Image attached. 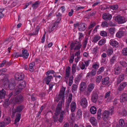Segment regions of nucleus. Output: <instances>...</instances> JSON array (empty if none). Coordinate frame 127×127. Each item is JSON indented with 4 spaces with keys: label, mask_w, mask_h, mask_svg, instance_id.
<instances>
[{
    "label": "nucleus",
    "mask_w": 127,
    "mask_h": 127,
    "mask_svg": "<svg viewBox=\"0 0 127 127\" xmlns=\"http://www.w3.org/2000/svg\"><path fill=\"white\" fill-rule=\"evenodd\" d=\"M55 71L53 70H50L48 71L45 73L46 75L47 76H45L44 79V81L46 82L47 85H48L50 82L53 79L52 75H50V74H54L55 73Z\"/></svg>",
    "instance_id": "f257e3e1"
},
{
    "label": "nucleus",
    "mask_w": 127,
    "mask_h": 127,
    "mask_svg": "<svg viewBox=\"0 0 127 127\" xmlns=\"http://www.w3.org/2000/svg\"><path fill=\"white\" fill-rule=\"evenodd\" d=\"M82 46L81 42H80L76 41L75 42H73L71 43L70 45V50L71 51L74 49L79 50Z\"/></svg>",
    "instance_id": "f03ea898"
},
{
    "label": "nucleus",
    "mask_w": 127,
    "mask_h": 127,
    "mask_svg": "<svg viewBox=\"0 0 127 127\" xmlns=\"http://www.w3.org/2000/svg\"><path fill=\"white\" fill-rule=\"evenodd\" d=\"M26 82L25 81L22 80L21 81L15 89L16 93L17 94L19 93L22 89L26 87Z\"/></svg>",
    "instance_id": "7ed1b4c3"
},
{
    "label": "nucleus",
    "mask_w": 127,
    "mask_h": 127,
    "mask_svg": "<svg viewBox=\"0 0 127 127\" xmlns=\"http://www.w3.org/2000/svg\"><path fill=\"white\" fill-rule=\"evenodd\" d=\"M29 55V53L28 50L25 49H23L22 50V53L20 54V57H22L24 59H27Z\"/></svg>",
    "instance_id": "20e7f679"
},
{
    "label": "nucleus",
    "mask_w": 127,
    "mask_h": 127,
    "mask_svg": "<svg viewBox=\"0 0 127 127\" xmlns=\"http://www.w3.org/2000/svg\"><path fill=\"white\" fill-rule=\"evenodd\" d=\"M61 100L59 102L56 108V117L60 113L62 109V104L63 102H64V101H63L62 100Z\"/></svg>",
    "instance_id": "39448f33"
},
{
    "label": "nucleus",
    "mask_w": 127,
    "mask_h": 127,
    "mask_svg": "<svg viewBox=\"0 0 127 127\" xmlns=\"http://www.w3.org/2000/svg\"><path fill=\"white\" fill-rule=\"evenodd\" d=\"M23 109L22 106L20 105L17 106L15 109L13 110L12 116H14L16 112H21Z\"/></svg>",
    "instance_id": "423d86ee"
},
{
    "label": "nucleus",
    "mask_w": 127,
    "mask_h": 127,
    "mask_svg": "<svg viewBox=\"0 0 127 127\" xmlns=\"http://www.w3.org/2000/svg\"><path fill=\"white\" fill-rule=\"evenodd\" d=\"M111 15L109 13H104L102 15V18L105 21H110L112 18Z\"/></svg>",
    "instance_id": "0eeeda50"
},
{
    "label": "nucleus",
    "mask_w": 127,
    "mask_h": 127,
    "mask_svg": "<svg viewBox=\"0 0 127 127\" xmlns=\"http://www.w3.org/2000/svg\"><path fill=\"white\" fill-rule=\"evenodd\" d=\"M98 98V94L96 92H93L91 96V101L94 103H96L97 102Z\"/></svg>",
    "instance_id": "6e6552de"
},
{
    "label": "nucleus",
    "mask_w": 127,
    "mask_h": 127,
    "mask_svg": "<svg viewBox=\"0 0 127 127\" xmlns=\"http://www.w3.org/2000/svg\"><path fill=\"white\" fill-rule=\"evenodd\" d=\"M15 77L16 80L20 81L24 78V75L23 73H17L15 75Z\"/></svg>",
    "instance_id": "1a4fd4ad"
},
{
    "label": "nucleus",
    "mask_w": 127,
    "mask_h": 127,
    "mask_svg": "<svg viewBox=\"0 0 127 127\" xmlns=\"http://www.w3.org/2000/svg\"><path fill=\"white\" fill-rule=\"evenodd\" d=\"M87 28V25L85 23L80 22V26L78 27V30L80 31H83L86 30Z\"/></svg>",
    "instance_id": "9d476101"
},
{
    "label": "nucleus",
    "mask_w": 127,
    "mask_h": 127,
    "mask_svg": "<svg viewBox=\"0 0 127 127\" xmlns=\"http://www.w3.org/2000/svg\"><path fill=\"white\" fill-rule=\"evenodd\" d=\"M122 68L121 66L120 65L116 66V67L114 68V73L115 75H118L121 73Z\"/></svg>",
    "instance_id": "9b49d317"
},
{
    "label": "nucleus",
    "mask_w": 127,
    "mask_h": 127,
    "mask_svg": "<svg viewBox=\"0 0 127 127\" xmlns=\"http://www.w3.org/2000/svg\"><path fill=\"white\" fill-rule=\"evenodd\" d=\"M115 20L118 22L119 24H122L125 22V20L123 19V17L120 15H118L115 18Z\"/></svg>",
    "instance_id": "f8f14e48"
},
{
    "label": "nucleus",
    "mask_w": 127,
    "mask_h": 127,
    "mask_svg": "<svg viewBox=\"0 0 127 127\" xmlns=\"http://www.w3.org/2000/svg\"><path fill=\"white\" fill-rule=\"evenodd\" d=\"M109 113L108 111L105 110L102 115V119L103 120L106 121L108 119Z\"/></svg>",
    "instance_id": "ddd939ff"
},
{
    "label": "nucleus",
    "mask_w": 127,
    "mask_h": 127,
    "mask_svg": "<svg viewBox=\"0 0 127 127\" xmlns=\"http://www.w3.org/2000/svg\"><path fill=\"white\" fill-rule=\"evenodd\" d=\"M109 78L108 77H106L103 78L101 80L102 84L103 85H105L109 86L110 85L109 80Z\"/></svg>",
    "instance_id": "4468645a"
},
{
    "label": "nucleus",
    "mask_w": 127,
    "mask_h": 127,
    "mask_svg": "<svg viewBox=\"0 0 127 127\" xmlns=\"http://www.w3.org/2000/svg\"><path fill=\"white\" fill-rule=\"evenodd\" d=\"M109 43L113 48L118 47L119 46V43L114 39H111L110 40Z\"/></svg>",
    "instance_id": "2eb2a0df"
},
{
    "label": "nucleus",
    "mask_w": 127,
    "mask_h": 127,
    "mask_svg": "<svg viewBox=\"0 0 127 127\" xmlns=\"http://www.w3.org/2000/svg\"><path fill=\"white\" fill-rule=\"evenodd\" d=\"M41 3V2L39 0L36 1L32 4V7L33 9H36L39 7Z\"/></svg>",
    "instance_id": "dca6fc26"
},
{
    "label": "nucleus",
    "mask_w": 127,
    "mask_h": 127,
    "mask_svg": "<svg viewBox=\"0 0 127 127\" xmlns=\"http://www.w3.org/2000/svg\"><path fill=\"white\" fill-rule=\"evenodd\" d=\"M65 89V88H62L60 91V94L59 95L60 99L61 100H62L63 101H64V95Z\"/></svg>",
    "instance_id": "f3484780"
},
{
    "label": "nucleus",
    "mask_w": 127,
    "mask_h": 127,
    "mask_svg": "<svg viewBox=\"0 0 127 127\" xmlns=\"http://www.w3.org/2000/svg\"><path fill=\"white\" fill-rule=\"evenodd\" d=\"M40 28V27L39 26H37L35 29L33 33H29V35L30 36H34L37 35Z\"/></svg>",
    "instance_id": "a211bd4d"
},
{
    "label": "nucleus",
    "mask_w": 127,
    "mask_h": 127,
    "mask_svg": "<svg viewBox=\"0 0 127 127\" xmlns=\"http://www.w3.org/2000/svg\"><path fill=\"white\" fill-rule=\"evenodd\" d=\"M81 105L84 107H86L87 105V102L86 98L85 97L82 98L80 101Z\"/></svg>",
    "instance_id": "6ab92c4d"
},
{
    "label": "nucleus",
    "mask_w": 127,
    "mask_h": 127,
    "mask_svg": "<svg viewBox=\"0 0 127 127\" xmlns=\"http://www.w3.org/2000/svg\"><path fill=\"white\" fill-rule=\"evenodd\" d=\"M127 85V82H124L121 83L118 87V90L120 91H122Z\"/></svg>",
    "instance_id": "aec40b11"
},
{
    "label": "nucleus",
    "mask_w": 127,
    "mask_h": 127,
    "mask_svg": "<svg viewBox=\"0 0 127 127\" xmlns=\"http://www.w3.org/2000/svg\"><path fill=\"white\" fill-rule=\"evenodd\" d=\"M120 99L121 102L127 100V94L125 93H123L121 95Z\"/></svg>",
    "instance_id": "412c9836"
},
{
    "label": "nucleus",
    "mask_w": 127,
    "mask_h": 127,
    "mask_svg": "<svg viewBox=\"0 0 127 127\" xmlns=\"http://www.w3.org/2000/svg\"><path fill=\"white\" fill-rule=\"evenodd\" d=\"M94 87V84L93 83L90 84L89 85L87 91V95H89L93 90Z\"/></svg>",
    "instance_id": "4be33fe9"
},
{
    "label": "nucleus",
    "mask_w": 127,
    "mask_h": 127,
    "mask_svg": "<svg viewBox=\"0 0 127 127\" xmlns=\"http://www.w3.org/2000/svg\"><path fill=\"white\" fill-rule=\"evenodd\" d=\"M96 72V70H95L93 69L91 71L88 72L87 74L86 77H92L95 75Z\"/></svg>",
    "instance_id": "5701e85b"
},
{
    "label": "nucleus",
    "mask_w": 127,
    "mask_h": 127,
    "mask_svg": "<svg viewBox=\"0 0 127 127\" xmlns=\"http://www.w3.org/2000/svg\"><path fill=\"white\" fill-rule=\"evenodd\" d=\"M23 96L20 95L17 96L15 98V101L17 103L21 102L23 101Z\"/></svg>",
    "instance_id": "b1692460"
},
{
    "label": "nucleus",
    "mask_w": 127,
    "mask_h": 127,
    "mask_svg": "<svg viewBox=\"0 0 127 127\" xmlns=\"http://www.w3.org/2000/svg\"><path fill=\"white\" fill-rule=\"evenodd\" d=\"M86 84L85 82H82L80 84V91H84L86 87Z\"/></svg>",
    "instance_id": "393cba45"
},
{
    "label": "nucleus",
    "mask_w": 127,
    "mask_h": 127,
    "mask_svg": "<svg viewBox=\"0 0 127 127\" xmlns=\"http://www.w3.org/2000/svg\"><path fill=\"white\" fill-rule=\"evenodd\" d=\"M125 75L123 74H121L117 79L116 83L117 84H120L124 79Z\"/></svg>",
    "instance_id": "a878e982"
},
{
    "label": "nucleus",
    "mask_w": 127,
    "mask_h": 127,
    "mask_svg": "<svg viewBox=\"0 0 127 127\" xmlns=\"http://www.w3.org/2000/svg\"><path fill=\"white\" fill-rule=\"evenodd\" d=\"M56 22H54L48 28V32L50 33L53 31L56 28Z\"/></svg>",
    "instance_id": "bb28decb"
},
{
    "label": "nucleus",
    "mask_w": 127,
    "mask_h": 127,
    "mask_svg": "<svg viewBox=\"0 0 127 127\" xmlns=\"http://www.w3.org/2000/svg\"><path fill=\"white\" fill-rule=\"evenodd\" d=\"M90 122L91 124L94 126H96L97 124V122L96 120L94 117H92L90 118Z\"/></svg>",
    "instance_id": "cd10ccee"
},
{
    "label": "nucleus",
    "mask_w": 127,
    "mask_h": 127,
    "mask_svg": "<svg viewBox=\"0 0 127 127\" xmlns=\"http://www.w3.org/2000/svg\"><path fill=\"white\" fill-rule=\"evenodd\" d=\"M117 62L116 56H113L110 59V63L112 65H114Z\"/></svg>",
    "instance_id": "c85d7f7f"
},
{
    "label": "nucleus",
    "mask_w": 127,
    "mask_h": 127,
    "mask_svg": "<svg viewBox=\"0 0 127 127\" xmlns=\"http://www.w3.org/2000/svg\"><path fill=\"white\" fill-rule=\"evenodd\" d=\"M35 65V63L34 62H32L29 64V70L31 72H32L34 71V66Z\"/></svg>",
    "instance_id": "c756f323"
},
{
    "label": "nucleus",
    "mask_w": 127,
    "mask_h": 127,
    "mask_svg": "<svg viewBox=\"0 0 127 127\" xmlns=\"http://www.w3.org/2000/svg\"><path fill=\"white\" fill-rule=\"evenodd\" d=\"M106 52L107 55L108 57H110L112 55L113 52V49L112 48H108L106 50Z\"/></svg>",
    "instance_id": "7c9ffc66"
},
{
    "label": "nucleus",
    "mask_w": 127,
    "mask_h": 127,
    "mask_svg": "<svg viewBox=\"0 0 127 127\" xmlns=\"http://www.w3.org/2000/svg\"><path fill=\"white\" fill-rule=\"evenodd\" d=\"M124 32L123 31H120L116 34V36L118 38H121L124 36Z\"/></svg>",
    "instance_id": "2f4dec72"
},
{
    "label": "nucleus",
    "mask_w": 127,
    "mask_h": 127,
    "mask_svg": "<svg viewBox=\"0 0 127 127\" xmlns=\"http://www.w3.org/2000/svg\"><path fill=\"white\" fill-rule=\"evenodd\" d=\"M21 117V114L20 113H17L16 115V119L14 121V124H16L19 121Z\"/></svg>",
    "instance_id": "473e14b6"
},
{
    "label": "nucleus",
    "mask_w": 127,
    "mask_h": 127,
    "mask_svg": "<svg viewBox=\"0 0 127 127\" xmlns=\"http://www.w3.org/2000/svg\"><path fill=\"white\" fill-rule=\"evenodd\" d=\"M76 103L75 102L72 101L70 105V109L71 112H74L76 108Z\"/></svg>",
    "instance_id": "72a5a7b5"
},
{
    "label": "nucleus",
    "mask_w": 127,
    "mask_h": 127,
    "mask_svg": "<svg viewBox=\"0 0 127 127\" xmlns=\"http://www.w3.org/2000/svg\"><path fill=\"white\" fill-rule=\"evenodd\" d=\"M6 95L5 91L3 89L0 91V99L4 98Z\"/></svg>",
    "instance_id": "f704fd0d"
},
{
    "label": "nucleus",
    "mask_w": 127,
    "mask_h": 127,
    "mask_svg": "<svg viewBox=\"0 0 127 127\" xmlns=\"http://www.w3.org/2000/svg\"><path fill=\"white\" fill-rule=\"evenodd\" d=\"M90 111L92 114H95L96 112V108L94 106H92L90 108Z\"/></svg>",
    "instance_id": "c9c22d12"
},
{
    "label": "nucleus",
    "mask_w": 127,
    "mask_h": 127,
    "mask_svg": "<svg viewBox=\"0 0 127 127\" xmlns=\"http://www.w3.org/2000/svg\"><path fill=\"white\" fill-rule=\"evenodd\" d=\"M101 38V37L99 35H95L94 37L92 42L96 43Z\"/></svg>",
    "instance_id": "e433bc0d"
},
{
    "label": "nucleus",
    "mask_w": 127,
    "mask_h": 127,
    "mask_svg": "<svg viewBox=\"0 0 127 127\" xmlns=\"http://www.w3.org/2000/svg\"><path fill=\"white\" fill-rule=\"evenodd\" d=\"M82 76L81 74H78L76 77L75 80V83H77L81 79Z\"/></svg>",
    "instance_id": "4c0bfd02"
},
{
    "label": "nucleus",
    "mask_w": 127,
    "mask_h": 127,
    "mask_svg": "<svg viewBox=\"0 0 127 127\" xmlns=\"http://www.w3.org/2000/svg\"><path fill=\"white\" fill-rule=\"evenodd\" d=\"M70 54L71 55L70 57H69L68 60L70 63H72L74 58V54Z\"/></svg>",
    "instance_id": "58836bf2"
},
{
    "label": "nucleus",
    "mask_w": 127,
    "mask_h": 127,
    "mask_svg": "<svg viewBox=\"0 0 127 127\" xmlns=\"http://www.w3.org/2000/svg\"><path fill=\"white\" fill-rule=\"evenodd\" d=\"M101 110L99 108L97 111V118L98 120H100L101 118Z\"/></svg>",
    "instance_id": "ea45409f"
},
{
    "label": "nucleus",
    "mask_w": 127,
    "mask_h": 127,
    "mask_svg": "<svg viewBox=\"0 0 127 127\" xmlns=\"http://www.w3.org/2000/svg\"><path fill=\"white\" fill-rule=\"evenodd\" d=\"M109 8L113 10H116L118 8V6L117 4L109 6Z\"/></svg>",
    "instance_id": "a19ab883"
},
{
    "label": "nucleus",
    "mask_w": 127,
    "mask_h": 127,
    "mask_svg": "<svg viewBox=\"0 0 127 127\" xmlns=\"http://www.w3.org/2000/svg\"><path fill=\"white\" fill-rule=\"evenodd\" d=\"M76 64H73L72 65L71 67L72 73V74H74L76 71Z\"/></svg>",
    "instance_id": "79ce46f5"
},
{
    "label": "nucleus",
    "mask_w": 127,
    "mask_h": 127,
    "mask_svg": "<svg viewBox=\"0 0 127 127\" xmlns=\"http://www.w3.org/2000/svg\"><path fill=\"white\" fill-rule=\"evenodd\" d=\"M64 113V111H62L60 113V118L58 120L60 122H62V121L63 119V115Z\"/></svg>",
    "instance_id": "37998d69"
},
{
    "label": "nucleus",
    "mask_w": 127,
    "mask_h": 127,
    "mask_svg": "<svg viewBox=\"0 0 127 127\" xmlns=\"http://www.w3.org/2000/svg\"><path fill=\"white\" fill-rule=\"evenodd\" d=\"M5 64H9V63L8 62H6V60H4L0 64V67H2L4 66Z\"/></svg>",
    "instance_id": "c03bdc74"
},
{
    "label": "nucleus",
    "mask_w": 127,
    "mask_h": 127,
    "mask_svg": "<svg viewBox=\"0 0 127 127\" xmlns=\"http://www.w3.org/2000/svg\"><path fill=\"white\" fill-rule=\"evenodd\" d=\"M115 31V28L114 27L110 28L109 30V33L111 34H113Z\"/></svg>",
    "instance_id": "a18cd8bd"
},
{
    "label": "nucleus",
    "mask_w": 127,
    "mask_h": 127,
    "mask_svg": "<svg viewBox=\"0 0 127 127\" xmlns=\"http://www.w3.org/2000/svg\"><path fill=\"white\" fill-rule=\"evenodd\" d=\"M101 124L102 127H109L110 126L109 123L106 121L105 122L102 123Z\"/></svg>",
    "instance_id": "49530a36"
},
{
    "label": "nucleus",
    "mask_w": 127,
    "mask_h": 127,
    "mask_svg": "<svg viewBox=\"0 0 127 127\" xmlns=\"http://www.w3.org/2000/svg\"><path fill=\"white\" fill-rule=\"evenodd\" d=\"M119 123L120 125L122 127L124 126L125 123L123 119H121L119 121Z\"/></svg>",
    "instance_id": "de8ad7c7"
},
{
    "label": "nucleus",
    "mask_w": 127,
    "mask_h": 127,
    "mask_svg": "<svg viewBox=\"0 0 127 127\" xmlns=\"http://www.w3.org/2000/svg\"><path fill=\"white\" fill-rule=\"evenodd\" d=\"M73 78V76H72L69 78L68 84L70 86H71L72 83Z\"/></svg>",
    "instance_id": "09e8293b"
},
{
    "label": "nucleus",
    "mask_w": 127,
    "mask_h": 127,
    "mask_svg": "<svg viewBox=\"0 0 127 127\" xmlns=\"http://www.w3.org/2000/svg\"><path fill=\"white\" fill-rule=\"evenodd\" d=\"M104 70V67H100L97 72V74L98 75L99 74L103 71Z\"/></svg>",
    "instance_id": "8fccbe9b"
},
{
    "label": "nucleus",
    "mask_w": 127,
    "mask_h": 127,
    "mask_svg": "<svg viewBox=\"0 0 127 127\" xmlns=\"http://www.w3.org/2000/svg\"><path fill=\"white\" fill-rule=\"evenodd\" d=\"M4 122L5 124L6 125H8L10 122V119L9 118H5L4 119Z\"/></svg>",
    "instance_id": "3c124183"
},
{
    "label": "nucleus",
    "mask_w": 127,
    "mask_h": 127,
    "mask_svg": "<svg viewBox=\"0 0 127 127\" xmlns=\"http://www.w3.org/2000/svg\"><path fill=\"white\" fill-rule=\"evenodd\" d=\"M107 32L104 31H101L100 33V35L102 36H106L107 35Z\"/></svg>",
    "instance_id": "603ef678"
},
{
    "label": "nucleus",
    "mask_w": 127,
    "mask_h": 127,
    "mask_svg": "<svg viewBox=\"0 0 127 127\" xmlns=\"http://www.w3.org/2000/svg\"><path fill=\"white\" fill-rule=\"evenodd\" d=\"M108 23L106 21H104L102 22L101 26L102 27H108Z\"/></svg>",
    "instance_id": "864d4df0"
},
{
    "label": "nucleus",
    "mask_w": 127,
    "mask_h": 127,
    "mask_svg": "<svg viewBox=\"0 0 127 127\" xmlns=\"http://www.w3.org/2000/svg\"><path fill=\"white\" fill-rule=\"evenodd\" d=\"M88 39L87 37H85L83 42V48H85L86 47Z\"/></svg>",
    "instance_id": "5fc2aeb1"
},
{
    "label": "nucleus",
    "mask_w": 127,
    "mask_h": 127,
    "mask_svg": "<svg viewBox=\"0 0 127 127\" xmlns=\"http://www.w3.org/2000/svg\"><path fill=\"white\" fill-rule=\"evenodd\" d=\"M102 78V76L99 75L97 76L96 79V82L98 83L100 82Z\"/></svg>",
    "instance_id": "6e6d98bb"
},
{
    "label": "nucleus",
    "mask_w": 127,
    "mask_h": 127,
    "mask_svg": "<svg viewBox=\"0 0 127 127\" xmlns=\"http://www.w3.org/2000/svg\"><path fill=\"white\" fill-rule=\"evenodd\" d=\"M105 40L104 39H101L98 42V44L100 45H104L105 42Z\"/></svg>",
    "instance_id": "4d7b16f0"
},
{
    "label": "nucleus",
    "mask_w": 127,
    "mask_h": 127,
    "mask_svg": "<svg viewBox=\"0 0 127 127\" xmlns=\"http://www.w3.org/2000/svg\"><path fill=\"white\" fill-rule=\"evenodd\" d=\"M99 66V64H95L92 65L93 68H94V70H97Z\"/></svg>",
    "instance_id": "13d9d810"
},
{
    "label": "nucleus",
    "mask_w": 127,
    "mask_h": 127,
    "mask_svg": "<svg viewBox=\"0 0 127 127\" xmlns=\"http://www.w3.org/2000/svg\"><path fill=\"white\" fill-rule=\"evenodd\" d=\"M72 92H73V91H76L77 90V85L75 84H73L72 86Z\"/></svg>",
    "instance_id": "bf43d9fd"
},
{
    "label": "nucleus",
    "mask_w": 127,
    "mask_h": 127,
    "mask_svg": "<svg viewBox=\"0 0 127 127\" xmlns=\"http://www.w3.org/2000/svg\"><path fill=\"white\" fill-rule=\"evenodd\" d=\"M7 69L6 68H2L0 69V72H1V73L0 74V76L1 75H4V74L3 73V72H5L7 71Z\"/></svg>",
    "instance_id": "052dcab7"
},
{
    "label": "nucleus",
    "mask_w": 127,
    "mask_h": 127,
    "mask_svg": "<svg viewBox=\"0 0 127 127\" xmlns=\"http://www.w3.org/2000/svg\"><path fill=\"white\" fill-rule=\"evenodd\" d=\"M121 114L123 116H126L127 115V111L125 109L123 110L121 113Z\"/></svg>",
    "instance_id": "680f3d73"
},
{
    "label": "nucleus",
    "mask_w": 127,
    "mask_h": 127,
    "mask_svg": "<svg viewBox=\"0 0 127 127\" xmlns=\"http://www.w3.org/2000/svg\"><path fill=\"white\" fill-rule=\"evenodd\" d=\"M82 111L80 109H79L77 111V115L79 116V117H81L82 116Z\"/></svg>",
    "instance_id": "e2e57ef3"
},
{
    "label": "nucleus",
    "mask_w": 127,
    "mask_h": 127,
    "mask_svg": "<svg viewBox=\"0 0 127 127\" xmlns=\"http://www.w3.org/2000/svg\"><path fill=\"white\" fill-rule=\"evenodd\" d=\"M123 54L124 55H127V47L124 48L122 50Z\"/></svg>",
    "instance_id": "0e129e2a"
},
{
    "label": "nucleus",
    "mask_w": 127,
    "mask_h": 127,
    "mask_svg": "<svg viewBox=\"0 0 127 127\" xmlns=\"http://www.w3.org/2000/svg\"><path fill=\"white\" fill-rule=\"evenodd\" d=\"M108 26L111 27H114L116 26L115 23H113L111 21H110L108 23Z\"/></svg>",
    "instance_id": "69168bd1"
},
{
    "label": "nucleus",
    "mask_w": 127,
    "mask_h": 127,
    "mask_svg": "<svg viewBox=\"0 0 127 127\" xmlns=\"http://www.w3.org/2000/svg\"><path fill=\"white\" fill-rule=\"evenodd\" d=\"M96 23L95 22H94L93 23L91 24L88 27V30H89L93 27H94Z\"/></svg>",
    "instance_id": "338daca9"
},
{
    "label": "nucleus",
    "mask_w": 127,
    "mask_h": 127,
    "mask_svg": "<svg viewBox=\"0 0 127 127\" xmlns=\"http://www.w3.org/2000/svg\"><path fill=\"white\" fill-rule=\"evenodd\" d=\"M72 95L71 94H69V95L68 101L71 102L72 98Z\"/></svg>",
    "instance_id": "774afa93"
}]
</instances>
